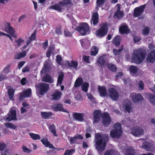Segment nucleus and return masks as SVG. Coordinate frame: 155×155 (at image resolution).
<instances>
[{"instance_id":"59","label":"nucleus","mask_w":155,"mask_h":155,"mask_svg":"<svg viewBox=\"0 0 155 155\" xmlns=\"http://www.w3.org/2000/svg\"><path fill=\"white\" fill-rule=\"evenodd\" d=\"M29 66H26L22 69V71L23 72H25L29 71Z\"/></svg>"},{"instance_id":"58","label":"nucleus","mask_w":155,"mask_h":155,"mask_svg":"<svg viewBox=\"0 0 155 155\" xmlns=\"http://www.w3.org/2000/svg\"><path fill=\"white\" fill-rule=\"evenodd\" d=\"M23 150L24 152L27 153H29L31 151V150L25 146L23 147Z\"/></svg>"},{"instance_id":"49","label":"nucleus","mask_w":155,"mask_h":155,"mask_svg":"<svg viewBox=\"0 0 155 155\" xmlns=\"http://www.w3.org/2000/svg\"><path fill=\"white\" fill-rule=\"evenodd\" d=\"M64 6L65 5L72 4V2L71 0H63L62 1L60 2Z\"/></svg>"},{"instance_id":"29","label":"nucleus","mask_w":155,"mask_h":155,"mask_svg":"<svg viewBox=\"0 0 155 155\" xmlns=\"http://www.w3.org/2000/svg\"><path fill=\"white\" fill-rule=\"evenodd\" d=\"M15 90L12 88L11 87H10L8 90V93L9 97V98L11 100H14L13 96L15 92Z\"/></svg>"},{"instance_id":"27","label":"nucleus","mask_w":155,"mask_h":155,"mask_svg":"<svg viewBox=\"0 0 155 155\" xmlns=\"http://www.w3.org/2000/svg\"><path fill=\"white\" fill-rule=\"evenodd\" d=\"M58 74L57 85H61V84L64 77V74L62 72L58 73Z\"/></svg>"},{"instance_id":"61","label":"nucleus","mask_w":155,"mask_h":155,"mask_svg":"<svg viewBox=\"0 0 155 155\" xmlns=\"http://www.w3.org/2000/svg\"><path fill=\"white\" fill-rule=\"evenodd\" d=\"M105 0H97V5L100 6L102 4Z\"/></svg>"},{"instance_id":"53","label":"nucleus","mask_w":155,"mask_h":155,"mask_svg":"<svg viewBox=\"0 0 155 155\" xmlns=\"http://www.w3.org/2000/svg\"><path fill=\"white\" fill-rule=\"evenodd\" d=\"M62 58L59 55H57L56 56V61L59 64L61 65L62 64L61 63Z\"/></svg>"},{"instance_id":"45","label":"nucleus","mask_w":155,"mask_h":155,"mask_svg":"<svg viewBox=\"0 0 155 155\" xmlns=\"http://www.w3.org/2000/svg\"><path fill=\"white\" fill-rule=\"evenodd\" d=\"M67 62L68 64L69 67H73L74 68H76L78 65V63L77 62L72 61L71 62V65L68 62Z\"/></svg>"},{"instance_id":"1","label":"nucleus","mask_w":155,"mask_h":155,"mask_svg":"<svg viewBox=\"0 0 155 155\" xmlns=\"http://www.w3.org/2000/svg\"><path fill=\"white\" fill-rule=\"evenodd\" d=\"M95 147L100 154L104 150L108 141V137L107 135H101L100 133L96 134Z\"/></svg>"},{"instance_id":"21","label":"nucleus","mask_w":155,"mask_h":155,"mask_svg":"<svg viewBox=\"0 0 155 155\" xmlns=\"http://www.w3.org/2000/svg\"><path fill=\"white\" fill-rule=\"evenodd\" d=\"M91 23L94 25L96 24L98 22V15L97 12H94L92 17L91 21Z\"/></svg>"},{"instance_id":"42","label":"nucleus","mask_w":155,"mask_h":155,"mask_svg":"<svg viewBox=\"0 0 155 155\" xmlns=\"http://www.w3.org/2000/svg\"><path fill=\"white\" fill-rule=\"evenodd\" d=\"M49 129L54 136L56 137L57 136L55 130V127L54 125L52 124L50 125L49 127Z\"/></svg>"},{"instance_id":"41","label":"nucleus","mask_w":155,"mask_h":155,"mask_svg":"<svg viewBox=\"0 0 155 155\" xmlns=\"http://www.w3.org/2000/svg\"><path fill=\"white\" fill-rule=\"evenodd\" d=\"M117 153L116 151L114 150H110L106 151L104 155H115Z\"/></svg>"},{"instance_id":"47","label":"nucleus","mask_w":155,"mask_h":155,"mask_svg":"<svg viewBox=\"0 0 155 155\" xmlns=\"http://www.w3.org/2000/svg\"><path fill=\"white\" fill-rule=\"evenodd\" d=\"M6 127L7 128H12L13 129H15L17 127L12 123H7L5 124Z\"/></svg>"},{"instance_id":"46","label":"nucleus","mask_w":155,"mask_h":155,"mask_svg":"<svg viewBox=\"0 0 155 155\" xmlns=\"http://www.w3.org/2000/svg\"><path fill=\"white\" fill-rule=\"evenodd\" d=\"M123 47L122 46V47L118 50L115 49H113V52L115 55H119L120 53V52L123 50Z\"/></svg>"},{"instance_id":"64","label":"nucleus","mask_w":155,"mask_h":155,"mask_svg":"<svg viewBox=\"0 0 155 155\" xmlns=\"http://www.w3.org/2000/svg\"><path fill=\"white\" fill-rule=\"evenodd\" d=\"M42 45L43 48L45 49H46L48 46V41L47 40Z\"/></svg>"},{"instance_id":"37","label":"nucleus","mask_w":155,"mask_h":155,"mask_svg":"<svg viewBox=\"0 0 155 155\" xmlns=\"http://www.w3.org/2000/svg\"><path fill=\"white\" fill-rule=\"evenodd\" d=\"M31 94V91L30 88L25 89L23 91V96L25 97H28Z\"/></svg>"},{"instance_id":"10","label":"nucleus","mask_w":155,"mask_h":155,"mask_svg":"<svg viewBox=\"0 0 155 155\" xmlns=\"http://www.w3.org/2000/svg\"><path fill=\"white\" fill-rule=\"evenodd\" d=\"M8 116L6 120L8 121H11L13 120H16V110L15 108H12L8 114Z\"/></svg>"},{"instance_id":"40","label":"nucleus","mask_w":155,"mask_h":155,"mask_svg":"<svg viewBox=\"0 0 155 155\" xmlns=\"http://www.w3.org/2000/svg\"><path fill=\"white\" fill-rule=\"evenodd\" d=\"M137 68L135 66H131L130 68V71L131 74H136L137 71Z\"/></svg>"},{"instance_id":"7","label":"nucleus","mask_w":155,"mask_h":155,"mask_svg":"<svg viewBox=\"0 0 155 155\" xmlns=\"http://www.w3.org/2000/svg\"><path fill=\"white\" fill-rule=\"evenodd\" d=\"M76 30L79 31L82 35H85L88 33L89 28L86 23H83L79 26L77 28Z\"/></svg>"},{"instance_id":"52","label":"nucleus","mask_w":155,"mask_h":155,"mask_svg":"<svg viewBox=\"0 0 155 155\" xmlns=\"http://www.w3.org/2000/svg\"><path fill=\"white\" fill-rule=\"evenodd\" d=\"M53 49V48L51 46L49 47L48 48L46 54V56L48 57H49L50 56Z\"/></svg>"},{"instance_id":"5","label":"nucleus","mask_w":155,"mask_h":155,"mask_svg":"<svg viewBox=\"0 0 155 155\" xmlns=\"http://www.w3.org/2000/svg\"><path fill=\"white\" fill-rule=\"evenodd\" d=\"M130 97L134 103H141L144 100L143 97L140 93H132L130 94Z\"/></svg>"},{"instance_id":"39","label":"nucleus","mask_w":155,"mask_h":155,"mask_svg":"<svg viewBox=\"0 0 155 155\" xmlns=\"http://www.w3.org/2000/svg\"><path fill=\"white\" fill-rule=\"evenodd\" d=\"M29 135L31 138L33 140H39L40 139V137L39 135L37 134H35L33 133H30Z\"/></svg>"},{"instance_id":"44","label":"nucleus","mask_w":155,"mask_h":155,"mask_svg":"<svg viewBox=\"0 0 155 155\" xmlns=\"http://www.w3.org/2000/svg\"><path fill=\"white\" fill-rule=\"evenodd\" d=\"M89 87V84L87 82H84L81 86L82 90L85 92L87 91Z\"/></svg>"},{"instance_id":"26","label":"nucleus","mask_w":155,"mask_h":155,"mask_svg":"<svg viewBox=\"0 0 155 155\" xmlns=\"http://www.w3.org/2000/svg\"><path fill=\"white\" fill-rule=\"evenodd\" d=\"M42 81L48 83H52L53 82L54 80L48 74L44 76L42 79Z\"/></svg>"},{"instance_id":"8","label":"nucleus","mask_w":155,"mask_h":155,"mask_svg":"<svg viewBox=\"0 0 155 155\" xmlns=\"http://www.w3.org/2000/svg\"><path fill=\"white\" fill-rule=\"evenodd\" d=\"M108 94L113 101L117 100L119 97V94L118 92L115 89L112 88L108 89Z\"/></svg>"},{"instance_id":"34","label":"nucleus","mask_w":155,"mask_h":155,"mask_svg":"<svg viewBox=\"0 0 155 155\" xmlns=\"http://www.w3.org/2000/svg\"><path fill=\"white\" fill-rule=\"evenodd\" d=\"M120 37L119 36H116L114 39L113 42L116 47H118L120 43Z\"/></svg>"},{"instance_id":"22","label":"nucleus","mask_w":155,"mask_h":155,"mask_svg":"<svg viewBox=\"0 0 155 155\" xmlns=\"http://www.w3.org/2000/svg\"><path fill=\"white\" fill-rule=\"evenodd\" d=\"M51 67V64L48 63V61H45L43 69L41 71V73H46L49 71Z\"/></svg>"},{"instance_id":"2","label":"nucleus","mask_w":155,"mask_h":155,"mask_svg":"<svg viewBox=\"0 0 155 155\" xmlns=\"http://www.w3.org/2000/svg\"><path fill=\"white\" fill-rule=\"evenodd\" d=\"M132 60L134 62L139 64L141 63L145 58L146 54L140 49L134 51Z\"/></svg>"},{"instance_id":"35","label":"nucleus","mask_w":155,"mask_h":155,"mask_svg":"<svg viewBox=\"0 0 155 155\" xmlns=\"http://www.w3.org/2000/svg\"><path fill=\"white\" fill-rule=\"evenodd\" d=\"M107 67L110 70L113 72H116L117 71V67L116 66L111 63L107 64Z\"/></svg>"},{"instance_id":"43","label":"nucleus","mask_w":155,"mask_h":155,"mask_svg":"<svg viewBox=\"0 0 155 155\" xmlns=\"http://www.w3.org/2000/svg\"><path fill=\"white\" fill-rule=\"evenodd\" d=\"M142 147L147 150H149L150 148V144L146 142H144Z\"/></svg>"},{"instance_id":"23","label":"nucleus","mask_w":155,"mask_h":155,"mask_svg":"<svg viewBox=\"0 0 155 155\" xmlns=\"http://www.w3.org/2000/svg\"><path fill=\"white\" fill-rule=\"evenodd\" d=\"M42 143L46 147H48L50 148L54 149V147L53 145L50 143L46 138L43 139L41 140Z\"/></svg>"},{"instance_id":"51","label":"nucleus","mask_w":155,"mask_h":155,"mask_svg":"<svg viewBox=\"0 0 155 155\" xmlns=\"http://www.w3.org/2000/svg\"><path fill=\"white\" fill-rule=\"evenodd\" d=\"M74 152V149H71L70 150H66L63 155H72L73 153Z\"/></svg>"},{"instance_id":"36","label":"nucleus","mask_w":155,"mask_h":155,"mask_svg":"<svg viewBox=\"0 0 155 155\" xmlns=\"http://www.w3.org/2000/svg\"><path fill=\"white\" fill-rule=\"evenodd\" d=\"M105 62V59L104 57H101L98 59L96 64L100 65L101 67H102Z\"/></svg>"},{"instance_id":"4","label":"nucleus","mask_w":155,"mask_h":155,"mask_svg":"<svg viewBox=\"0 0 155 155\" xmlns=\"http://www.w3.org/2000/svg\"><path fill=\"white\" fill-rule=\"evenodd\" d=\"M35 87L37 88L38 93L41 95H43L46 93L49 88V85L44 83L36 85Z\"/></svg>"},{"instance_id":"54","label":"nucleus","mask_w":155,"mask_h":155,"mask_svg":"<svg viewBox=\"0 0 155 155\" xmlns=\"http://www.w3.org/2000/svg\"><path fill=\"white\" fill-rule=\"evenodd\" d=\"M24 41V40L21 38H19L15 41V42L17 43L18 46H20L21 44Z\"/></svg>"},{"instance_id":"31","label":"nucleus","mask_w":155,"mask_h":155,"mask_svg":"<svg viewBox=\"0 0 155 155\" xmlns=\"http://www.w3.org/2000/svg\"><path fill=\"white\" fill-rule=\"evenodd\" d=\"M63 107V105L61 104H55L52 106V108L55 111L61 110Z\"/></svg>"},{"instance_id":"9","label":"nucleus","mask_w":155,"mask_h":155,"mask_svg":"<svg viewBox=\"0 0 155 155\" xmlns=\"http://www.w3.org/2000/svg\"><path fill=\"white\" fill-rule=\"evenodd\" d=\"M111 119L108 113H104L102 116V123L105 127L108 126L111 123Z\"/></svg>"},{"instance_id":"55","label":"nucleus","mask_w":155,"mask_h":155,"mask_svg":"<svg viewBox=\"0 0 155 155\" xmlns=\"http://www.w3.org/2000/svg\"><path fill=\"white\" fill-rule=\"evenodd\" d=\"M149 28L148 27H146L143 30L142 34L144 35H147L149 33Z\"/></svg>"},{"instance_id":"20","label":"nucleus","mask_w":155,"mask_h":155,"mask_svg":"<svg viewBox=\"0 0 155 155\" xmlns=\"http://www.w3.org/2000/svg\"><path fill=\"white\" fill-rule=\"evenodd\" d=\"M98 91L101 97H105L107 95V92L105 87L99 86Z\"/></svg>"},{"instance_id":"3","label":"nucleus","mask_w":155,"mask_h":155,"mask_svg":"<svg viewBox=\"0 0 155 155\" xmlns=\"http://www.w3.org/2000/svg\"><path fill=\"white\" fill-rule=\"evenodd\" d=\"M114 129L111 130L110 131V135L113 138H119L121 136L122 130L121 124L117 123L115 124L114 126Z\"/></svg>"},{"instance_id":"62","label":"nucleus","mask_w":155,"mask_h":155,"mask_svg":"<svg viewBox=\"0 0 155 155\" xmlns=\"http://www.w3.org/2000/svg\"><path fill=\"white\" fill-rule=\"evenodd\" d=\"M141 40L140 38L137 36H134V42H137Z\"/></svg>"},{"instance_id":"15","label":"nucleus","mask_w":155,"mask_h":155,"mask_svg":"<svg viewBox=\"0 0 155 155\" xmlns=\"http://www.w3.org/2000/svg\"><path fill=\"white\" fill-rule=\"evenodd\" d=\"M145 7V5H144L135 8L134 13V16L136 17L141 15Z\"/></svg>"},{"instance_id":"24","label":"nucleus","mask_w":155,"mask_h":155,"mask_svg":"<svg viewBox=\"0 0 155 155\" xmlns=\"http://www.w3.org/2000/svg\"><path fill=\"white\" fill-rule=\"evenodd\" d=\"M119 31L120 32L125 34H127L130 32L128 27L124 24L121 25Z\"/></svg>"},{"instance_id":"19","label":"nucleus","mask_w":155,"mask_h":155,"mask_svg":"<svg viewBox=\"0 0 155 155\" xmlns=\"http://www.w3.org/2000/svg\"><path fill=\"white\" fill-rule=\"evenodd\" d=\"M155 60V52L151 51L147 55V62L153 63Z\"/></svg>"},{"instance_id":"18","label":"nucleus","mask_w":155,"mask_h":155,"mask_svg":"<svg viewBox=\"0 0 155 155\" xmlns=\"http://www.w3.org/2000/svg\"><path fill=\"white\" fill-rule=\"evenodd\" d=\"M64 7V6L61 4V2H60L58 4H55L54 5L49 7V8L50 9H52L57 10L59 12H61Z\"/></svg>"},{"instance_id":"30","label":"nucleus","mask_w":155,"mask_h":155,"mask_svg":"<svg viewBox=\"0 0 155 155\" xmlns=\"http://www.w3.org/2000/svg\"><path fill=\"white\" fill-rule=\"evenodd\" d=\"M135 150L131 147H128L125 155H134Z\"/></svg>"},{"instance_id":"28","label":"nucleus","mask_w":155,"mask_h":155,"mask_svg":"<svg viewBox=\"0 0 155 155\" xmlns=\"http://www.w3.org/2000/svg\"><path fill=\"white\" fill-rule=\"evenodd\" d=\"M41 115L43 118L45 119H49L51 118L53 115V114L51 112H41Z\"/></svg>"},{"instance_id":"60","label":"nucleus","mask_w":155,"mask_h":155,"mask_svg":"<svg viewBox=\"0 0 155 155\" xmlns=\"http://www.w3.org/2000/svg\"><path fill=\"white\" fill-rule=\"evenodd\" d=\"M25 63V61H22L19 62L18 64V68L19 69L20 68L23 66Z\"/></svg>"},{"instance_id":"63","label":"nucleus","mask_w":155,"mask_h":155,"mask_svg":"<svg viewBox=\"0 0 155 155\" xmlns=\"http://www.w3.org/2000/svg\"><path fill=\"white\" fill-rule=\"evenodd\" d=\"M64 35L66 37H70L72 36L71 33L67 31H64Z\"/></svg>"},{"instance_id":"16","label":"nucleus","mask_w":155,"mask_h":155,"mask_svg":"<svg viewBox=\"0 0 155 155\" xmlns=\"http://www.w3.org/2000/svg\"><path fill=\"white\" fill-rule=\"evenodd\" d=\"M73 117L76 120L83 122L84 121V114L81 113H75L73 114Z\"/></svg>"},{"instance_id":"12","label":"nucleus","mask_w":155,"mask_h":155,"mask_svg":"<svg viewBox=\"0 0 155 155\" xmlns=\"http://www.w3.org/2000/svg\"><path fill=\"white\" fill-rule=\"evenodd\" d=\"M132 134L135 137H139L143 135L144 131L142 128L140 127L133 128L131 131Z\"/></svg>"},{"instance_id":"56","label":"nucleus","mask_w":155,"mask_h":155,"mask_svg":"<svg viewBox=\"0 0 155 155\" xmlns=\"http://www.w3.org/2000/svg\"><path fill=\"white\" fill-rule=\"evenodd\" d=\"M77 139L75 136L74 137H71L70 140V142L71 143H75L77 141Z\"/></svg>"},{"instance_id":"33","label":"nucleus","mask_w":155,"mask_h":155,"mask_svg":"<svg viewBox=\"0 0 155 155\" xmlns=\"http://www.w3.org/2000/svg\"><path fill=\"white\" fill-rule=\"evenodd\" d=\"M26 55V52L25 51H22L21 53H17L15 55V59H19L21 58L24 57Z\"/></svg>"},{"instance_id":"25","label":"nucleus","mask_w":155,"mask_h":155,"mask_svg":"<svg viewBox=\"0 0 155 155\" xmlns=\"http://www.w3.org/2000/svg\"><path fill=\"white\" fill-rule=\"evenodd\" d=\"M62 93L59 91H56L51 96L52 97V100H59L61 98Z\"/></svg>"},{"instance_id":"17","label":"nucleus","mask_w":155,"mask_h":155,"mask_svg":"<svg viewBox=\"0 0 155 155\" xmlns=\"http://www.w3.org/2000/svg\"><path fill=\"white\" fill-rule=\"evenodd\" d=\"M117 6L118 8L117 11L114 14V17L118 19H120L124 15V12L123 11H120V5L119 4H117Z\"/></svg>"},{"instance_id":"48","label":"nucleus","mask_w":155,"mask_h":155,"mask_svg":"<svg viewBox=\"0 0 155 155\" xmlns=\"http://www.w3.org/2000/svg\"><path fill=\"white\" fill-rule=\"evenodd\" d=\"M138 89L139 90H142L144 89V84L142 81H140L138 83Z\"/></svg>"},{"instance_id":"57","label":"nucleus","mask_w":155,"mask_h":155,"mask_svg":"<svg viewBox=\"0 0 155 155\" xmlns=\"http://www.w3.org/2000/svg\"><path fill=\"white\" fill-rule=\"evenodd\" d=\"M5 145L2 142L0 143V150L1 151H3L5 148Z\"/></svg>"},{"instance_id":"13","label":"nucleus","mask_w":155,"mask_h":155,"mask_svg":"<svg viewBox=\"0 0 155 155\" xmlns=\"http://www.w3.org/2000/svg\"><path fill=\"white\" fill-rule=\"evenodd\" d=\"M102 113L101 111L96 110L94 111L93 113L94 121L93 124H97L99 121L102 116Z\"/></svg>"},{"instance_id":"14","label":"nucleus","mask_w":155,"mask_h":155,"mask_svg":"<svg viewBox=\"0 0 155 155\" xmlns=\"http://www.w3.org/2000/svg\"><path fill=\"white\" fill-rule=\"evenodd\" d=\"M132 103L129 101H125L123 104V107L124 110L130 113L132 111Z\"/></svg>"},{"instance_id":"6","label":"nucleus","mask_w":155,"mask_h":155,"mask_svg":"<svg viewBox=\"0 0 155 155\" xmlns=\"http://www.w3.org/2000/svg\"><path fill=\"white\" fill-rule=\"evenodd\" d=\"M108 31V28L107 25L103 24L100 28L96 31L95 34L97 37H102L106 35Z\"/></svg>"},{"instance_id":"32","label":"nucleus","mask_w":155,"mask_h":155,"mask_svg":"<svg viewBox=\"0 0 155 155\" xmlns=\"http://www.w3.org/2000/svg\"><path fill=\"white\" fill-rule=\"evenodd\" d=\"M98 49L96 46H94L91 48V54L92 56H95L98 53Z\"/></svg>"},{"instance_id":"38","label":"nucleus","mask_w":155,"mask_h":155,"mask_svg":"<svg viewBox=\"0 0 155 155\" xmlns=\"http://www.w3.org/2000/svg\"><path fill=\"white\" fill-rule=\"evenodd\" d=\"M83 82V80L81 78H78L75 81L74 87H77L80 86Z\"/></svg>"},{"instance_id":"11","label":"nucleus","mask_w":155,"mask_h":155,"mask_svg":"<svg viewBox=\"0 0 155 155\" xmlns=\"http://www.w3.org/2000/svg\"><path fill=\"white\" fill-rule=\"evenodd\" d=\"M4 30L13 37L15 38L17 37V36L15 33V31L12 27L10 26L9 23H7L5 24Z\"/></svg>"},{"instance_id":"50","label":"nucleus","mask_w":155,"mask_h":155,"mask_svg":"<svg viewBox=\"0 0 155 155\" xmlns=\"http://www.w3.org/2000/svg\"><path fill=\"white\" fill-rule=\"evenodd\" d=\"M149 100L150 102L153 104L155 105V96L150 94L149 96Z\"/></svg>"}]
</instances>
